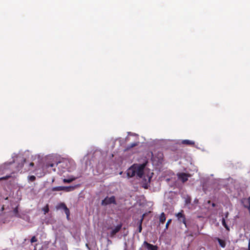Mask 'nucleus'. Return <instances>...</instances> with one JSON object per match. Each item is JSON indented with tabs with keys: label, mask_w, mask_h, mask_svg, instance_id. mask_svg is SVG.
I'll list each match as a JSON object with an SVG mask.
<instances>
[{
	"label": "nucleus",
	"mask_w": 250,
	"mask_h": 250,
	"mask_svg": "<svg viewBox=\"0 0 250 250\" xmlns=\"http://www.w3.org/2000/svg\"><path fill=\"white\" fill-rule=\"evenodd\" d=\"M145 166V164H133L126 171L128 178L133 177L135 175L139 178H142L144 173Z\"/></svg>",
	"instance_id": "nucleus-1"
},
{
	"label": "nucleus",
	"mask_w": 250,
	"mask_h": 250,
	"mask_svg": "<svg viewBox=\"0 0 250 250\" xmlns=\"http://www.w3.org/2000/svg\"><path fill=\"white\" fill-rule=\"evenodd\" d=\"M116 205V198L114 196H112L110 197L106 196L104 200L102 201L101 205L105 206L110 204Z\"/></svg>",
	"instance_id": "nucleus-2"
},
{
	"label": "nucleus",
	"mask_w": 250,
	"mask_h": 250,
	"mask_svg": "<svg viewBox=\"0 0 250 250\" xmlns=\"http://www.w3.org/2000/svg\"><path fill=\"white\" fill-rule=\"evenodd\" d=\"M177 219L180 223H183L186 228H188V225L186 223V219L185 215L184 213V211L182 210L180 212L176 214Z\"/></svg>",
	"instance_id": "nucleus-3"
},
{
	"label": "nucleus",
	"mask_w": 250,
	"mask_h": 250,
	"mask_svg": "<svg viewBox=\"0 0 250 250\" xmlns=\"http://www.w3.org/2000/svg\"><path fill=\"white\" fill-rule=\"evenodd\" d=\"M122 227V224H118L115 228H112V227L109 228L108 229H111V231H110V232L109 233V236L111 238L114 237L115 235L118 232H119V231L121 229Z\"/></svg>",
	"instance_id": "nucleus-4"
},
{
	"label": "nucleus",
	"mask_w": 250,
	"mask_h": 250,
	"mask_svg": "<svg viewBox=\"0 0 250 250\" xmlns=\"http://www.w3.org/2000/svg\"><path fill=\"white\" fill-rule=\"evenodd\" d=\"M177 176L178 179L180 180L183 183H185L188 180L190 175L184 172H180L177 173Z\"/></svg>",
	"instance_id": "nucleus-5"
},
{
	"label": "nucleus",
	"mask_w": 250,
	"mask_h": 250,
	"mask_svg": "<svg viewBox=\"0 0 250 250\" xmlns=\"http://www.w3.org/2000/svg\"><path fill=\"white\" fill-rule=\"evenodd\" d=\"M70 162L68 160H64L62 162H60L57 165H59V167H62L63 168L66 169L68 171L70 170Z\"/></svg>",
	"instance_id": "nucleus-6"
},
{
	"label": "nucleus",
	"mask_w": 250,
	"mask_h": 250,
	"mask_svg": "<svg viewBox=\"0 0 250 250\" xmlns=\"http://www.w3.org/2000/svg\"><path fill=\"white\" fill-rule=\"evenodd\" d=\"M57 208L58 209H62L64 210L65 213L66 215L67 218H68L70 215V211L68 208L66 207L65 204L64 203H61L58 205L57 207Z\"/></svg>",
	"instance_id": "nucleus-7"
},
{
	"label": "nucleus",
	"mask_w": 250,
	"mask_h": 250,
	"mask_svg": "<svg viewBox=\"0 0 250 250\" xmlns=\"http://www.w3.org/2000/svg\"><path fill=\"white\" fill-rule=\"evenodd\" d=\"M144 245L146 246V249L148 250H158V247L156 245H153L152 244H149L146 241H145L144 242Z\"/></svg>",
	"instance_id": "nucleus-8"
},
{
	"label": "nucleus",
	"mask_w": 250,
	"mask_h": 250,
	"mask_svg": "<svg viewBox=\"0 0 250 250\" xmlns=\"http://www.w3.org/2000/svg\"><path fill=\"white\" fill-rule=\"evenodd\" d=\"M145 216V214H143L141 217V219L138 222V232H139V233H141L142 230V223H143V221L144 220Z\"/></svg>",
	"instance_id": "nucleus-9"
},
{
	"label": "nucleus",
	"mask_w": 250,
	"mask_h": 250,
	"mask_svg": "<svg viewBox=\"0 0 250 250\" xmlns=\"http://www.w3.org/2000/svg\"><path fill=\"white\" fill-rule=\"evenodd\" d=\"M215 239L218 241L221 247H222V248H224L226 247V242L225 240H222L218 237L215 238Z\"/></svg>",
	"instance_id": "nucleus-10"
},
{
	"label": "nucleus",
	"mask_w": 250,
	"mask_h": 250,
	"mask_svg": "<svg viewBox=\"0 0 250 250\" xmlns=\"http://www.w3.org/2000/svg\"><path fill=\"white\" fill-rule=\"evenodd\" d=\"M23 166V163L19 164L17 166V167H16V168L15 169H12L11 170V173H16L17 172H19L21 169V168Z\"/></svg>",
	"instance_id": "nucleus-11"
},
{
	"label": "nucleus",
	"mask_w": 250,
	"mask_h": 250,
	"mask_svg": "<svg viewBox=\"0 0 250 250\" xmlns=\"http://www.w3.org/2000/svg\"><path fill=\"white\" fill-rule=\"evenodd\" d=\"M182 144L184 145H189V146H193L195 144L194 141L188 140H184L182 141Z\"/></svg>",
	"instance_id": "nucleus-12"
},
{
	"label": "nucleus",
	"mask_w": 250,
	"mask_h": 250,
	"mask_svg": "<svg viewBox=\"0 0 250 250\" xmlns=\"http://www.w3.org/2000/svg\"><path fill=\"white\" fill-rule=\"evenodd\" d=\"M139 144V142H136L132 143L127 146L126 149L127 150L130 149L131 148H133L136 146H137Z\"/></svg>",
	"instance_id": "nucleus-13"
},
{
	"label": "nucleus",
	"mask_w": 250,
	"mask_h": 250,
	"mask_svg": "<svg viewBox=\"0 0 250 250\" xmlns=\"http://www.w3.org/2000/svg\"><path fill=\"white\" fill-rule=\"evenodd\" d=\"M166 216H165V214L164 213V212H162L161 215H160V219H159V220H160V222L163 224L164 223V222L166 221Z\"/></svg>",
	"instance_id": "nucleus-14"
},
{
	"label": "nucleus",
	"mask_w": 250,
	"mask_h": 250,
	"mask_svg": "<svg viewBox=\"0 0 250 250\" xmlns=\"http://www.w3.org/2000/svg\"><path fill=\"white\" fill-rule=\"evenodd\" d=\"M74 189V187H63L62 186V190L69 192L73 190Z\"/></svg>",
	"instance_id": "nucleus-15"
},
{
	"label": "nucleus",
	"mask_w": 250,
	"mask_h": 250,
	"mask_svg": "<svg viewBox=\"0 0 250 250\" xmlns=\"http://www.w3.org/2000/svg\"><path fill=\"white\" fill-rule=\"evenodd\" d=\"M77 178L76 177H71L70 178H69V179H63V182L64 183H70L71 182H72V181H74Z\"/></svg>",
	"instance_id": "nucleus-16"
},
{
	"label": "nucleus",
	"mask_w": 250,
	"mask_h": 250,
	"mask_svg": "<svg viewBox=\"0 0 250 250\" xmlns=\"http://www.w3.org/2000/svg\"><path fill=\"white\" fill-rule=\"evenodd\" d=\"M62 190V186H59L54 187L52 189V191H61Z\"/></svg>",
	"instance_id": "nucleus-17"
},
{
	"label": "nucleus",
	"mask_w": 250,
	"mask_h": 250,
	"mask_svg": "<svg viewBox=\"0 0 250 250\" xmlns=\"http://www.w3.org/2000/svg\"><path fill=\"white\" fill-rule=\"evenodd\" d=\"M222 225L223 226L227 229V230H229V227L228 226V225H227L226 223V221H225V219L224 218H223L222 219Z\"/></svg>",
	"instance_id": "nucleus-18"
},
{
	"label": "nucleus",
	"mask_w": 250,
	"mask_h": 250,
	"mask_svg": "<svg viewBox=\"0 0 250 250\" xmlns=\"http://www.w3.org/2000/svg\"><path fill=\"white\" fill-rule=\"evenodd\" d=\"M13 165H14L13 162H10V163H7V164H5V165H4L5 168H7L9 167H12Z\"/></svg>",
	"instance_id": "nucleus-19"
},
{
	"label": "nucleus",
	"mask_w": 250,
	"mask_h": 250,
	"mask_svg": "<svg viewBox=\"0 0 250 250\" xmlns=\"http://www.w3.org/2000/svg\"><path fill=\"white\" fill-rule=\"evenodd\" d=\"M11 177V176L10 175H6V176H4V177H0V181H2V180H7L8 179H9Z\"/></svg>",
	"instance_id": "nucleus-20"
},
{
	"label": "nucleus",
	"mask_w": 250,
	"mask_h": 250,
	"mask_svg": "<svg viewBox=\"0 0 250 250\" xmlns=\"http://www.w3.org/2000/svg\"><path fill=\"white\" fill-rule=\"evenodd\" d=\"M37 241H38L37 238L36 237V236H33V237L31 238V240H30V242H31V243H34V242H37Z\"/></svg>",
	"instance_id": "nucleus-21"
},
{
	"label": "nucleus",
	"mask_w": 250,
	"mask_h": 250,
	"mask_svg": "<svg viewBox=\"0 0 250 250\" xmlns=\"http://www.w3.org/2000/svg\"><path fill=\"white\" fill-rule=\"evenodd\" d=\"M43 210L44 212V214H46V213L48 212L49 208L47 205L43 208Z\"/></svg>",
	"instance_id": "nucleus-22"
},
{
	"label": "nucleus",
	"mask_w": 250,
	"mask_h": 250,
	"mask_svg": "<svg viewBox=\"0 0 250 250\" xmlns=\"http://www.w3.org/2000/svg\"><path fill=\"white\" fill-rule=\"evenodd\" d=\"M28 179L30 181L33 182L36 180V177L34 175H32L29 176Z\"/></svg>",
	"instance_id": "nucleus-23"
},
{
	"label": "nucleus",
	"mask_w": 250,
	"mask_h": 250,
	"mask_svg": "<svg viewBox=\"0 0 250 250\" xmlns=\"http://www.w3.org/2000/svg\"><path fill=\"white\" fill-rule=\"evenodd\" d=\"M171 219H169L167 220V221L166 223V229H168V226L171 223Z\"/></svg>",
	"instance_id": "nucleus-24"
},
{
	"label": "nucleus",
	"mask_w": 250,
	"mask_h": 250,
	"mask_svg": "<svg viewBox=\"0 0 250 250\" xmlns=\"http://www.w3.org/2000/svg\"><path fill=\"white\" fill-rule=\"evenodd\" d=\"M54 166H55L54 164H50L46 165V167L47 168H48L49 167H54Z\"/></svg>",
	"instance_id": "nucleus-25"
},
{
	"label": "nucleus",
	"mask_w": 250,
	"mask_h": 250,
	"mask_svg": "<svg viewBox=\"0 0 250 250\" xmlns=\"http://www.w3.org/2000/svg\"><path fill=\"white\" fill-rule=\"evenodd\" d=\"M13 211H14L15 214H18V207L15 208L14 209Z\"/></svg>",
	"instance_id": "nucleus-26"
},
{
	"label": "nucleus",
	"mask_w": 250,
	"mask_h": 250,
	"mask_svg": "<svg viewBox=\"0 0 250 250\" xmlns=\"http://www.w3.org/2000/svg\"><path fill=\"white\" fill-rule=\"evenodd\" d=\"M229 214V212H227L225 213V218H227L228 217Z\"/></svg>",
	"instance_id": "nucleus-27"
},
{
	"label": "nucleus",
	"mask_w": 250,
	"mask_h": 250,
	"mask_svg": "<svg viewBox=\"0 0 250 250\" xmlns=\"http://www.w3.org/2000/svg\"><path fill=\"white\" fill-rule=\"evenodd\" d=\"M34 166V164L33 163V162H31L29 164V166L30 167H33Z\"/></svg>",
	"instance_id": "nucleus-28"
},
{
	"label": "nucleus",
	"mask_w": 250,
	"mask_h": 250,
	"mask_svg": "<svg viewBox=\"0 0 250 250\" xmlns=\"http://www.w3.org/2000/svg\"><path fill=\"white\" fill-rule=\"evenodd\" d=\"M211 206H212V207H215L216 206V204L215 203H212L211 204Z\"/></svg>",
	"instance_id": "nucleus-29"
},
{
	"label": "nucleus",
	"mask_w": 250,
	"mask_h": 250,
	"mask_svg": "<svg viewBox=\"0 0 250 250\" xmlns=\"http://www.w3.org/2000/svg\"><path fill=\"white\" fill-rule=\"evenodd\" d=\"M190 200L189 201V200H187V201H186V203H190Z\"/></svg>",
	"instance_id": "nucleus-30"
},
{
	"label": "nucleus",
	"mask_w": 250,
	"mask_h": 250,
	"mask_svg": "<svg viewBox=\"0 0 250 250\" xmlns=\"http://www.w3.org/2000/svg\"><path fill=\"white\" fill-rule=\"evenodd\" d=\"M190 200L189 201V200H187V201H186V203H190Z\"/></svg>",
	"instance_id": "nucleus-31"
},
{
	"label": "nucleus",
	"mask_w": 250,
	"mask_h": 250,
	"mask_svg": "<svg viewBox=\"0 0 250 250\" xmlns=\"http://www.w3.org/2000/svg\"><path fill=\"white\" fill-rule=\"evenodd\" d=\"M208 204H209V203H210V201H208Z\"/></svg>",
	"instance_id": "nucleus-32"
}]
</instances>
